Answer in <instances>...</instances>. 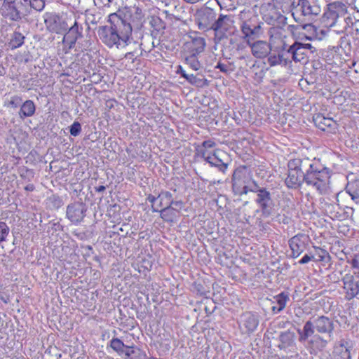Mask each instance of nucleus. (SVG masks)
I'll use <instances>...</instances> for the list:
<instances>
[{
  "instance_id": "nucleus-25",
  "label": "nucleus",
  "mask_w": 359,
  "mask_h": 359,
  "mask_svg": "<svg viewBox=\"0 0 359 359\" xmlns=\"http://www.w3.org/2000/svg\"><path fill=\"white\" fill-rule=\"evenodd\" d=\"M251 192L256 194L255 201L257 205L273 201L271 191L265 187H260L259 184L254 186V189H251Z\"/></svg>"
},
{
  "instance_id": "nucleus-55",
  "label": "nucleus",
  "mask_w": 359,
  "mask_h": 359,
  "mask_svg": "<svg viewBox=\"0 0 359 359\" xmlns=\"http://www.w3.org/2000/svg\"><path fill=\"white\" fill-rule=\"evenodd\" d=\"M278 64L279 65H281L283 67H287L290 66V60L289 59L286 58L285 55L283 54L281 50H280L278 52Z\"/></svg>"
},
{
  "instance_id": "nucleus-10",
  "label": "nucleus",
  "mask_w": 359,
  "mask_h": 359,
  "mask_svg": "<svg viewBox=\"0 0 359 359\" xmlns=\"http://www.w3.org/2000/svg\"><path fill=\"white\" fill-rule=\"evenodd\" d=\"M233 24V17L229 15H219L218 19L212 24V29L215 31L214 41L219 43L226 38V32H229Z\"/></svg>"
},
{
  "instance_id": "nucleus-15",
  "label": "nucleus",
  "mask_w": 359,
  "mask_h": 359,
  "mask_svg": "<svg viewBox=\"0 0 359 359\" xmlns=\"http://www.w3.org/2000/svg\"><path fill=\"white\" fill-rule=\"evenodd\" d=\"M210 158L211 159L208 160L207 163L212 167L217 168L220 172L225 173L229 165L228 154L224 151L217 149L214 150Z\"/></svg>"
},
{
  "instance_id": "nucleus-53",
  "label": "nucleus",
  "mask_w": 359,
  "mask_h": 359,
  "mask_svg": "<svg viewBox=\"0 0 359 359\" xmlns=\"http://www.w3.org/2000/svg\"><path fill=\"white\" fill-rule=\"evenodd\" d=\"M237 59L242 62L245 66L251 67L253 63H256L255 61L252 59L250 54H245L243 55H240L237 57Z\"/></svg>"
},
{
  "instance_id": "nucleus-63",
  "label": "nucleus",
  "mask_w": 359,
  "mask_h": 359,
  "mask_svg": "<svg viewBox=\"0 0 359 359\" xmlns=\"http://www.w3.org/2000/svg\"><path fill=\"white\" fill-rule=\"evenodd\" d=\"M351 266L355 269H359V254L351 262Z\"/></svg>"
},
{
  "instance_id": "nucleus-39",
  "label": "nucleus",
  "mask_w": 359,
  "mask_h": 359,
  "mask_svg": "<svg viewBox=\"0 0 359 359\" xmlns=\"http://www.w3.org/2000/svg\"><path fill=\"white\" fill-rule=\"evenodd\" d=\"M304 29L312 30L314 32V37L318 40H323L327 34L328 28H317L312 24H304L302 25Z\"/></svg>"
},
{
  "instance_id": "nucleus-58",
  "label": "nucleus",
  "mask_w": 359,
  "mask_h": 359,
  "mask_svg": "<svg viewBox=\"0 0 359 359\" xmlns=\"http://www.w3.org/2000/svg\"><path fill=\"white\" fill-rule=\"evenodd\" d=\"M172 208L175 209V211L177 213L179 214L180 210L184 207V203L182 201H174L172 199Z\"/></svg>"
},
{
  "instance_id": "nucleus-27",
  "label": "nucleus",
  "mask_w": 359,
  "mask_h": 359,
  "mask_svg": "<svg viewBox=\"0 0 359 359\" xmlns=\"http://www.w3.org/2000/svg\"><path fill=\"white\" fill-rule=\"evenodd\" d=\"M352 344L350 341L344 339L339 341V345L335 347V353L337 355V359H351V348Z\"/></svg>"
},
{
  "instance_id": "nucleus-62",
  "label": "nucleus",
  "mask_w": 359,
  "mask_h": 359,
  "mask_svg": "<svg viewBox=\"0 0 359 359\" xmlns=\"http://www.w3.org/2000/svg\"><path fill=\"white\" fill-rule=\"evenodd\" d=\"M147 201L149 202H150L151 203H152V206H151V208H152V211L153 212H158V210L156 209L154 206V203H155V201H156L157 200H158V196L156 197L153 195H151L149 194L147 198Z\"/></svg>"
},
{
  "instance_id": "nucleus-12",
  "label": "nucleus",
  "mask_w": 359,
  "mask_h": 359,
  "mask_svg": "<svg viewBox=\"0 0 359 359\" xmlns=\"http://www.w3.org/2000/svg\"><path fill=\"white\" fill-rule=\"evenodd\" d=\"M86 211V204L82 202H74L67 205L66 215L72 223L77 224L83 221Z\"/></svg>"
},
{
  "instance_id": "nucleus-52",
  "label": "nucleus",
  "mask_w": 359,
  "mask_h": 359,
  "mask_svg": "<svg viewBox=\"0 0 359 359\" xmlns=\"http://www.w3.org/2000/svg\"><path fill=\"white\" fill-rule=\"evenodd\" d=\"M81 132V126L79 122L74 121L69 128V133L71 135L76 137Z\"/></svg>"
},
{
  "instance_id": "nucleus-33",
  "label": "nucleus",
  "mask_w": 359,
  "mask_h": 359,
  "mask_svg": "<svg viewBox=\"0 0 359 359\" xmlns=\"http://www.w3.org/2000/svg\"><path fill=\"white\" fill-rule=\"evenodd\" d=\"M124 355L125 359H147L146 352L134 344L126 347Z\"/></svg>"
},
{
  "instance_id": "nucleus-60",
  "label": "nucleus",
  "mask_w": 359,
  "mask_h": 359,
  "mask_svg": "<svg viewBox=\"0 0 359 359\" xmlns=\"http://www.w3.org/2000/svg\"><path fill=\"white\" fill-rule=\"evenodd\" d=\"M215 68L219 69L224 74H229L230 72L229 66L220 62H217Z\"/></svg>"
},
{
  "instance_id": "nucleus-3",
  "label": "nucleus",
  "mask_w": 359,
  "mask_h": 359,
  "mask_svg": "<svg viewBox=\"0 0 359 359\" xmlns=\"http://www.w3.org/2000/svg\"><path fill=\"white\" fill-rule=\"evenodd\" d=\"M239 16L242 39L246 43L259 39L264 34V23L260 21L257 16L243 12H241Z\"/></svg>"
},
{
  "instance_id": "nucleus-23",
  "label": "nucleus",
  "mask_w": 359,
  "mask_h": 359,
  "mask_svg": "<svg viewBox=\"0 0 359 359\" xmlns=\"http://www.w3.org/2000/svg\"><path fill=\"white\" fill-rule=\"evenodd\" d=\"M205 47V41L203 37L192 38L190 41L186 43V53H194L199 55L203 52Z\"/></svg>"
},
{
  "instance_id": "nucleus-20",
  "label": "nucleus",
  "mask_w": 359,
  "mask_h": 359,
  "mask_svg": "<svg viewBox=\"0 0 359 359\" xmlns=\"http://www.w3.org/2000/svg\"><path fill=\"white\" fill-rule=\"evenodd\" d=\"M280 9L273 7L267 13L264 14V19L269 24L282 27L287 24V17L279 12Z\"/></svg>"
},
{
  "instance_id": "nucleus-40",
  "label": "nucleus",
  "mask_w": 359,
  "mask_h": 359,
  "mask_svg": "<svg viewBox=\"0 0 359 359\" xmlns=\"http://www.w3.org/2000/svg\"><path fill=\"white\" fill-rule=\"evenodd\" d=\"M159 205L158 206L161 208H166L172 206V194L168 191H161L158 195Z\"/></svg>"
},
{
  "instance_id": "nucleus-36",
  "label": "nucleus",
  "mask_w": 359,
  "mask_h": 359,
  "mask_svg": "<svg viewBox=\"0 0 359 359\" xmlns=\"http://www.w3.org/2000/svg\"><path fill=\"white\" fill-rule=\"evenodd\" d=\"M161 218L165 222L173 223L176 221L178 213L171 207H166L158 210Z\"/></svg>"
},
{
  "instance_id": "nucleus-11",
  "label": "nucleus",
  "mask_w": 359,
  "mask_h": 359,
  "mask_svg": "<svg viewBox=\"0 0 359 359\" xmlns=\"http://www.w3.org/2000/svg\"><path fill=\"white\" fill-rule=\"evenodd\" d=\"M97 34L101 41L109 48L125 47L121 37L115 30L112 29L111 25L110 27L107 25L100 27Z\"/></svg>"
},
{
  "instance_id": "nucleus-17",
  "label": "nucleus",
  "mask_w": 359,
  "mask_h": 359,
  "mask_svg": "<svg viewBox=\"0 0 359 359\" xmlns=\"http://www.w3.org/2000/svg\"><path fill=\"white\" fill-rule=\"evenodd\" d=\"M313 325L318 334H326L330 338L333 335L334 324L332 319L325 316H318L313 319Z\"/></svg>"
},
{
  "instance_id": "nucleus-6",
  "label": "nucleus",
  "mask_w": 359,
  "mask_h": 359,
  "mask_svg": "<svg viewBox=\"0 0 359 359\" xmlns=\"http://www.w3.org/2000/svg\"><path fill=\"white\" fill-rule=\"evenodd\" d=\"M232 189L236 195L247 194L258 184L247 172L245 167L236 168L232 175Z\"/></svg>"
},
{
  "instance_id": "nucleus-46",
  "label": "nucleus",
  "mask_w": 359,
  "mask_h": 359,
  "mask_svg": "<svg viewBox=\"0 0 359 359\" xmlns=\"http://www.w3.org/2000/svg\"><path fill=\"white\" fill-rule=\"evenodd\" d=\"M22 103V98L21 96L15 95L10 97L5 102V106L8 108L17 109L20 107Z\"/></svg>"
},
{
  "instance_id": "nucleus-42",
  "label": "nucleus",
  "mask_w": 359,
  "mask_h": 359,
  "mask_svg": "<svg viewBox=\"0 0 359 359\" xmlns=\"http://www.w3.org/2000/svg\"><path fill=\"white\" fill-rule=\"evenodd\" d=\"M25 36L20 32H15L9 43L11 49L20 47L24 43Z\"/></svg>"
},
{
  "instance_id": "nucleus-9",
  "label": "nucleus",
  "mask_w": 359,
  "mask_h": 359,
  "mask_svg": "<svg viewBox=\"0 0 359 359\" xmlns=\"http://www.w3.org/2000/svg\"><path fill=\"white\" fill-rule=\"evenodd\" d=\"M83 16L78 15L76 17V15L73 13L72 24L69 26L62 39L63 43H67L69 50L73 48L75 46L76 41L83 37Z\"/></svg>"
},
{
  "instance_id": "nucleus-64",
  "label": "nucleus",
  "mask_w": 359,
  "mask_h": 359,
  "mask_svg": "<svg viewBox=\"0 0 359 359\" xmlns=\"http://www.w3.org/2000/svg\"><path fill=\"white\" fill-rule=\"evenodd\" d=\"M35 189V187L33 184H29L25 187V190L27 191H33Z\"/></svg>"
},
{
  "instance_id": "nucleus-26",
  "label": "nucleus",
  "mask_w": 359,
  "mask_h": 359,
  "mask_svg": "<svg viewBox=\"0 0 359 359\" xmlns=\"http://www.w3.org/2000/svg\"><path fill=\"white\" fill-rule=\"evenodd\" d=\"M216 146V143L212 140H205L201 144L198 145L196 148V154L203 158L206 162L208 160L211 159L210 156L212 152L209 151V149L214 148Z\"/></svg>"
},
{
  "instance_id": "nucleus-41",
  "label": "nucleus",
  "mask_w": 359,
  "mask_h": 359,
  "mask_svg": "<svg viewBox=\"0 0 359 359\" xmlns=\"http://www.w3.org/2000/svg\"><path fill=\"white\" fill-rule=\"evenodd\" d=\"M109 346L121 355L125 353L126 347H128V345L124 344L120 339L114 337L110 341Z\"/></svg>"
},
{
  "instance_id": "nucleus-30",
  "label": "nucleus",
  "mask_w": 359,
  "mask_h": 359,
  "mask_svg": "<svg viewBox=\"0 0 359 359\" xmlns=\"http://www.w3.org/2000/svg\"><path fill=\"white\" fill-rule=\"evenodd\" d=\"M290 53H292V59L294 62L306 61L309 55L306 54L304 49L302 47V42L295 41L290 45Z\"/></svg>"
},
{
  "instance_id": "nucleus-19",
  "label": "nucleus",
  "mask_w": 359,
  "mask_h": 359,
  "mask_svg": "<svg viewBox=\"0 0 359 359\" xmlns=\"http://www.w3.org/2000/svg\"><path fill=\"white\" fill-rule=\"evenodd\" d=\"M295 333L290 330L281 332L278 337V344L277 346L280 350L294 349L296 346Z\"/></svg>"
},
{
  "instance_id": "nucleus-48",
  "label": "nucleus",
  "mask_w": 359,
  "mask_h": 359,
  "mask_svg": "<svg viewBox=\"0 0 359 359\" xmlns=\"http://www.w3.org/2000/svg\"><path fill=\"white\" fill-rule=\"evenodd\" d=\"M316 253L315 255H313V257H315L316 259V258L319 259L313 260V262H324V261H325L326 258L329 257L328 252L324 249H322L320 248H316Z\"/></svg>"
},
{
  "instance_id": "nucleus-45",
  "label": "nucleus",
  "mask_w": 359,
  "mask_h": 359,
  "mask_svg": "<svg viewBox=\"0 0 359 359\" xmlns=\"http://www.w3.org/2000/svg\"><path fill=\"white\" fill-rule=\"evenodd\" d=\"M134 44L135 45V48L133 50L128 51L125 55V58L128 59L131 61L132 63H133L135 60V59L142 55V48L141 45L136 42H134Z\"/></svg>"
},
{
  "instance_id": "nucleus-35",
  "label": "nucleus",
  "mask_w": 359,
  "mask_h": 359,
  "mask_svg": "<svg viewBox=\"0 0 359 359\" xmlns=\"http://www.w3.org/2000/svg\"><path fill=\"white\" fill-rule=\"evenodd\" d=\"M258 206V209L256 210L257 212H260V216L262 218L266 219L271 217L275 210V203L274 201H271L265 203H261L257 205Z\"/></svg>"
},
{
  "instance_id": "nucleus-7",
  "label": "nucleus",
  "mask_w": 359,
  "mask_h": 359,
  "mask_svg": "<svg viewBox=\"0 0 359 359\" xmlns=\"http://www.w3.org/2000/svg\"><path fill=\"white\" fill-rule=\"evenodd\" d=\"M108 22L117 34L121 37L123 46H126L131 43L130 38L133 28L130 23L121 14L116 13H111L108 17Z\"/></svg>"
},
{
  "instance_id": "nucleus-51",
  "label": "nucleus",
  "mask_w": 359,
  "mask_h": 359,
  "mask_svg": "<svg viewBox=\"0 0 359 359\" xmlns=\"http://www.w3.org/2000/svg\"><path fill=\"white\" fill-rule=\"evenodd\" d=\"M280 50L283 55H285V57L289 59L290 60V66L292 65V53H290V46L287 45L285 42H283V45L280 47Z\"/></svg>"
},
{
  "instance_id": "nucleus-43",
  "label": "nucleus",
  "mask_w": 359,
  "mask_h": 359,
  "mask_svg": "<svg viewBox=\"0 0 359 359\" xmlns=\"http://www.w3.org/2000/svg\"><path fill=\"white\" fill-rule=\"evenodd\" d=\"M309 344L312 346H316L318 349H323L328 344V341L321 336L316 334L313 338L309 341Z\"/></svg>"
},
{
  "instance_id": "nucleus-13",
  "label": "nucleus",
  "mask_w": 359,
  "mask_h": 359,
  "mask_svg": "<svg viewBox=\"0 0 359 359\" xmlns=\"http://www.w3.org/2000/svg\"><path fill=\"white\" fill-rule=\"evenodd\" d=\"M309 241V236L304 233H298L289 240V246L293 258L298 257L304 252L308 246Z\"/></svg>"
},
{
  "instance_id": "nucleus-2",
  "label": "nucleus",
  "mask_w": 359,
  "mask_h": 359,
  "mask_svg": "<svg viewBox=\"0 0 359 359\" xmlns=\"http://www.w3.org/2000/svg\"><path fill=\"white\" fill-rule=\"evenodd\" d=\"M45 4L46 0H4L3 15L12 21H18L33 11H41Z\"/></svg>"
},
{
  "instance_id": "nucleus-4",
  "label": "nucleus",
  "mask_w": 359,
  "mask_h": 359,
  "mask_svg": "<svg viewBox=\"0 0 359 359\" xmlns=\"http://www.w3.org/2000/svg\"><path fill=\"white\" fill-rule=\"evenodd\" d=\"M299 8L300 15H299L297 11L292 13V15L302 27L304 24H308L306 22V21H311L320 14L322 2L321 0H298L296 8Z\"/></svg>"
},
{
  "instance_id": "nucleus-57",
  "label": "nucleus",
  "mask_w": 359,
  "mask_h": 359,
  "mask_svg": "<svg viewBox=\"0 0 359 359\" xmlns=\"http://www.w3.org/2000/svg\"><path fill=\"white\" fill-rule=\"evenodd\" d=\"M318 260V259H316L313 257V255L311 254H306L304 255V257L298 262L299 264H305L308 262L313 261V260Z\"/></svg>"
},
{
  "instance_id": "nucleus-34",
  "label": "nucleus",
  "mask_w": 359,
  "mask_h": 359,
  "mask_svg": "<svg viewBox=\"0 0 359 359\" xmlns=\"http://www.w3.org/2000/svg\"><path fill=\"white\" fill-rule=\"evenodd\" d=\"M272 6L280 9L283 13H288L297 8L295 0H272Z\"/></svg>"
},
{
  "instance_id": "nucleus-5",
  "label": "nucleus",
  "mask_w": 359,
  "mask_h": 359,
  "mask_svg": "<svg viewBox=\"0 0 359 359\" xmlns=\"http://www.w3.org/2000/svg\"><path fill=\"white\" fill-rule=\"evenodd\" d=\"M44 22L47 29L53 33L62 34L67 32L73 20V13L47 12L44 14Z\"/></svg>"
},
{
  "instance_id": "nucleus-50",
  "label": "nucleus",
  "mask_w": 359,
  "mask_h": 359,
  "mask_svg": "<svg viewBox=\"0 0 359 359\" xmlns=\"http://www.w3.org/2000/svg\"><path fill=\"white\" fill-rule=\"evenodd\" d=\"M9 231L10 229L8 225L4 222H0V243L6 241Z\"/></svg>"
},
{
  "instance_id": "nucleus-54",
  "label": "nucleus",
  "mask_w": 359,
  "mask_h": 359,
  "mask_svg": "<svg viewBox=\"0 0 359 359\" xmlns=\"http://www.w3.org/2000/svg\"><path fill=\"white\" fill-rule=\"evenodd\" d=\"M277 53H271L267 56V62L271 67L279 65Z\"/></svg>"
},
{
  "instance_id": "nucleus-44",
  "label": "nucleus",
  "mask_w": 359,
  "mask_h": 359,
  "mask_svg": "<svg viewBox=\"0 0 359 359\" xmlns=\"http://www.w3.org/2000/svg\"><path fill=\"white\" fill-rule=\"evenodd\" d=\"M100 18L97 17L95 15L86 13L84 16H83V22L86 27V30L89 31L90 29V25H97L99 22Z\"/></svg>"
},
{
  "instance_id": "nucleus-49",
  "label": "nucleus",
  "mask_w": 359,
  "mask_h": 359,
  "mask_svg": "<svg viewBox=\"0 0 359 359\" xmlns=\"http://www.w3.org/2000/svg\"><path fill=\"white\" fill-rule=\"evenodd\" d=\"M20 176L22 179L30 182L34 177V172L32 169L22 168L19 171Z\"/></svg>"
},
{
  "instance_id": "nucleus-59",
  "label": "nucleus",
  "mask_w": 359,
  "mask_h": 359,
  "mask_svg": "<svg viewBox=\"0 0 359 359\" xmlns=\"http://www.w3.org/2000/svg\"><path fill=\"white\" fill-rule=\"evenodd\" d=\"M302 47L304 49V51L309 55V54L313 53L316 51V49L311 43H302Z\"/></svg>"
},
{
  "instance_id": "nucleus-38",
  "label": "nucleus",
  "mask_w": 359,
  "mask_h": 359,
  "mask_svg": "<svg viewBox=\"0 0 359 359\" xmlns=\"http://www.w3.org/2000/svg\"><path fill=\"white\" fill-rule=\"evenodd\" d=\"M346 191L353 201L359 203V180L349 182L346 185Z\"/></svg>"
},
{
  "instance_id": "nucleus-56",
  "label": "nucleus",
  "mask_w": 359,
  "mask_h": 359,
  "mask_svg": "<svg viewBox=\"0 0 359 359\" xmlns=\"http://www.w3.org/2000/svg\"><path fill=\"white\" fill-rule=\"evenodd\" d=\"M177 6L175 5L174 9L170 10V11H165L164 13L166 15V18H168L170 20H172V18H174L175 20H180V18L177 17L175 12V11H177Z\"/></svg>"
},
{
  "instance_id": "nucleus-1",
  "label": "nucleus",
  "mask_w": 359,
  "mask_h": 359,
  "mask_svg": "<svg viewBox=\"0 0 359 359\" xmlns=\"http://www.w3.org/2000/svg\"><path fill=\"white\" fill-rule=\"evenodd\" d=\"M287 167L285 183L288 188L297 189L304 182L320 194L327 191L331 170L320 158L298 156L290 159Z\"/></svg>"
},
{
  "instance_id": "nucleus-22",
  "label": "nucleus",
  "mask_w": 359,
  "mask_h": 359,
  "mask_svg": "<svg viewBox=\"0 0 359 359\" xmlns=\"http://www.w3.org/2000/svg\"><path fill=\"white\" fill-rule=\"evenodd\" d=\"M191 72L192 71H189L184 78L189 84L201 88L208 86L209 81L205 79L203 73L195 72L196 73L194 74Z\"/></svg>"
},
{
  "instance_id": "nucleus-47",
  "label": "nucleus",
  "mask_w": 359,
  "mask_h": 359,
  "mask_svg": "<svg viewBox=\"0 0 359 359\" xmlns=\"http://www.w3.org/2000/svg\"><path fill=\"white\" fill-rule=\"evenodd\" d=\"M48 203L50 208L59 209L61 208L64 203L62 198L57 195H52L48 198Z\"/></svg>"
},
{
  "instance_id": "nucleus-14",
  "label": "nucleus",
  "mask_w": 359,
  "mask_h": 359,
  "mask_svg": "<svg viewBox=\"0 0 359 359\" xmlns=\"http://www.w3.org/2000/svg\"><path fill=\"white\" fill-rule=\"evenodd\" d=\"M341 281L343 282V289L345 292V298L351 300L356 297L359 294V281L356 280L353 275L351 273L345 274Z\"/></svg>"
},
{
  "instance_id": "nucleus-8",
  "label": "nucleus",
  "mask_w": 359,
  "mask_h": 359,
  "mask_svg": "<svg viewBox=\"0 0 359 359\" xmlns=\"http://www.w3.org/2000/svg\"><path fill=\"white\" fill-rule=\"evenodd\" d=\"M327 8L325 11L321 22L324 27L330 28L336 25L339 18L344 17L347 13L346 4L334 1L327 5Z\"/></svg>"
},
{
  "instance_id": "nucleus-61",
  "label": "nucleus",
  "mask_w": 359,
  "mask_h": 359,
  "mask_svg": "<svg viewBox=\"0 0 359 359\" xmlns=\"http://www.w3.org/2000/svg\"><path fill=\"white\" fill-rule=\"evenodd\" d=\"M189 70L187 67H184L182 65H178L177 67L176 73L180 74L181 77L184 78Z\"/></svg>"
},
{
  "instance_id": "nucleus-16",
  "label": "nucleus",
  "mask_w": 359,
  "mask_h": 359,
  "mask_svg": "<svg viewBox=\"0 0 359 359\" xmlns=\"http://www.w3.org/2000/svg\"><path fill=\"white\" fill-rule=\"evenodd\" d=\"M246 44L250 48L252 55L259 59L267 57L272 50L270 43L263 40L251 41Z\"/></svg>"
},
{
  "instance_id": "nucleus-31",
  "label": "nucleus",
  "mask_w": 359,
  "mask_h": 359,
  "mask_svg": "<svg viewBox=\"0 0 359 359\" xmlns=\"http://www.w3.org/2000/svg\"><path fill=\"white\" fill-rule=\"evenodd\" d=\"M313 324V321L308 320L304 323L302 329L298 328L297 330L299 342H305L310 337L313 335L316 331Z\"/></svg>"
},
{
  "instance_id": "nucleus-28",
  "label": "nucleus",
  "mask_w": 359,
  "mask_h": 359,
  "mask_svg": "<svg viewBox=\"0 0 359 359\" xmlns=\"http://www.w3.org/2000/svg\"><path fill=\"white\" fill-rule=\"evenodd\" d=\"M316 127L321 130H326L327 128L334 129L337 123L331 118L324 116L322 114H317L313 118Z\"/></svg>"
},
{
  "instance_id": "nucleus-29",
  "label": "nucleus",
  "mask_w": 359,
  "mask_h": 359,
  "mask_svg": "<svg viewBox=\"0 0 359 359\" xmlns=\"http://www.w3.org/2000/svg\"><path fill=\"white\" fill-rule=\"evenodd\" d=\"M36 109L35 103L31 100H27L22 102L18 111V116L21 120H25L26 118L33 116L36 112Z\"/></svg>"
},
{
  "instance_id": "nucleus-24",
  "label": "nucleus",
  "mask_w": 359,
  "mask_h": 359,
  "mask_svg": "<svg viewBox=\"0 0 359 359\" xmlns=\"http://www.w3.org/2000/svg\"><path fill=\"white\" fill-rule=\"evenodd\" d=\"M290 301V294L287 292H282L277 295L273 296L272 304H276L271 306V311L274 314L281 312Z\"/></svg>"
},
{
  "instance_id": "nucleus-21",
  "label": "nucleus",
  "mask_w": 359,
  "mask_h": 359,
  "mask_svg": "<svg viewBox=\"0 0 359 359\" xmlns=\"http://www.w3.org/2000/svg\"><path fill=\"white\" fill-rule=\"evenodd\" d=\"M322 208L325 215L332 219L344 220L346 217L341 208L337 203L325 201L323 203Z\"/></svg>"
},
{
  "instance_id": "nucleus-18",
  "label": "nucleus",
  "mask_w": 359,
  "mask_h": 359,
  "mask_svg": "<svg viewBox=\"0 0 359 359\" xmlns=\"http://www.w3.org/2000/svg\"><path fill=\"white\" fill-rule=\"evenodd\" d=\"M259 325L257 316L250 312L243 313L241 316L239 327L243 333L250 334L253 332Z\"/></svg>"
},
{
  "instance_id": "nucleus-32",
  "label": "nucleus",
  "mask_w": 359,
  "mask_h": 359,
  "mask_svg": "<svg viewBox=\"0 0 359 359\" xmlns=\"http://www.w3.org/2000/svg\"><path fill=\"white\" fill-rule=\"evenodd\" d=\"M184 62L189 71L198 72L202 68V65L198 60V55L184 53Z\"/></svg>"
},
{
  "instance_id": "nucleus-37",
  "label": "nucleus",
  "mask_w": 359,
  "mask_h": 359,
  "mask_svg": "<svg viewBox=\"0 0 359 359\" xmlns=\"http://www.w3.org/2000/svg\"><path fill=\"white\" fill-rule=\"evenodd\" d=\"M250 69L254 74L255 81L257 83L262 82L268 69L265 68L264 65L259 63L257 64V62L253 63L250 67Z\"/></svg>"
}]
</instances>
